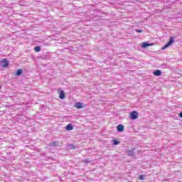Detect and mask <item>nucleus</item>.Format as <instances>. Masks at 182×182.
<instances>
[{
	"label": "nucleus",
	"instance_id": "1",
	"mask_svg": "<svg viewBox=\"0 0 182 182\" xmlns=\"http://www.w3.org/2000/svg\"><path fill=\"white\" fill-rule=\"evenodd\" d=\"M173 43H174V37H171L169 41L161 48L162 50H164V49H167V48L171 46Z\"/></svg>",
	"mask_w": 182,
	"mask_h": 182
},
{
	"label": "nucleus",
	"instance_id": "2",
	"mask_svg": "<svg viewBox=\"0 0 182 182\" xmlns=\"http://www.w3.org/2000/svg\"><path fill=\"white\" fill-rule=\"evenodd\" d=\"M1 68L4 69V68H9V61L6 58H3L1 60Z\"/></svg>",
	"mask_w": 182,
	"mask_h": 182
},
{
	"label": "nucleus",
	"instance_id": "3",
	"mask_svg": "<svg viewBox=\"0 0 182 182\" xmlns=\"http://www.w3.org/2000/svg\"><path fill=\"white\" fill-rule=\"evenodd\" d=\"M139 118V112L137 111H132L130 113V119L132 120H136V119Z\"/></svg>",
	"mask_w": 182,
	"mask_h": 182
},
{
	"label": "nucleus",
	"instance_id": "4",
	"mask_svg": "<svg viewBox=\"0 0 182 182\" xmlns=\"http://www.w3.org/2000/svg\"><path fill=\"white\" fill-rule=\"evenodd\" d=\"M117 130L119 132V133H122V132H124V126L123 124H119L117 127Z\"/></svg>",
	"mask_w": 182,
	"mask_h": 182
},
{
	"label": "nucleus",
	"instance_id": "5",
	"mask_svg": "<svg viewBox=\"0 0 182 182\" xmlns=\"http://www.w3.org/2000/svg\"><path fill=\"white\" fill-rule=\"evenodd\" d=\"M153 75L154 76H161V70H156L153 72Z\"/></svg>",
	"mask_w": 182,
	"mask_h": 182
},
{
	"label": "nucleus",
	"instance_id": "6",
	"mask_svg": "<svg viewBox=\"0 0 182 182\" xmlns=\"http://www.w3.org/2000/svg\"><path fill=\"white\" fill-rule=\"evenodd\" d=\"M22 73H23V70L22 69H18V70H17L15 75L16 76H21V75H22Z\"/></svg>",
	"mask_w": 182,
	"mask_h": 182
},
{
	"label": "nucleus",
	"instance_id": "7",
	"mask_svg": "<svg viewBox=\"0 0 182 182\" xmlns=\"http://www.w3.org/2000/svg\"><path fill=\"white\" fill-rule=\"evenodd\" d=\"M75 107H77V109H82L83 108V104H82V102H77L75 104Z\"/></svg>",
	"mask_w": 182,
	"mask_h": 182
},
{
	"label": "nucleus",
	"instance_id": "8",
	"mask_svg": "<svg viewBox=\"0 0 182 182\" xmlns=\"http://www.w3.org/2000/svg\"><path fill=\"white\" fill-rule=\"evenodd\" d=\"M66 130L70 131V130H73V125H72V124H68L66 127H65Z\"/></svg>",
	"mask_w": 182,
	"mask_h": 182
},
{
	"label": "nucleus",
	"instance_id": "9",
	"mask_svg": "<svg viewBox=\"0 0 182 182\" xmlns=\"http://www.w3.org/2000/svg\"><path fill=\"white\" fill-rule=\"evenodd\" d=\"M60 99L63 100L65 99V92L61 90L59 95Z\"/></svg>",
	"mask_w": 182,
	"mask_h": 182
},
{
	"label": "nucleus",
	"instance_id": "10",
	"mask_svg": "<svg viewBox=\"0 0 182 182\" xmlns=\"http://www.w3.org/2000/svg\"><path fill=\"white\" fill-rule=\"evenodd\" d=\"M67 147L69 150H75V149H76V146H75L73 144L68 145Z\"/></svg>",
	"mask_w": 182,
	"mask_h": 182
},
{
	"label": "nucleus",
	"instance_id": "11",
	"mask_svg": "<svg viewBox=\"0 0 182 182\" xmlns=\"http://www.w3.org/2000/svg\"><path fill=\"white\" fill-rule=\"evenodd\" d=\"M90 162L91 161L89 158L82 160V163H84V164H89V163H90Z\"/></svg>",
	"mask_w": 182,
	"mask_h": 182
},
{
	"label": "nucleus",
	"instance_id": "12",
	"mask_svg": "<svg viewBox=\"0 0 182 182\" xmlns=\"http://www.w3.org/2000/svg\"><path fill=\"white\" fill-rule=\"evenodd\" d=\"M148 46H150V43H148L146 42L142 43L141 44V48H147Z\"/></svg>",
	"mask_w": 182,
	"mask_h": 182
},
{
	"label": "nucleus",
	"instance_id": "13",
	"mask_svg": "<svg viewBox=\"0 0 182 182\" xmlns=\"http://www.w3.org/2000/svg\"><path fill=\"white\" fill-rule=\"evenodd\" d=\"M120 141H117V139H114L112 140V144H114V146H117V144H119Z\"/></svg>",
	"mask_w": 182,
	"mask_h": 182
},
{
	"label": "nucleus",
	"instance_id": "14",
	"mask_svg": "<svg viewBox=\"0 0 182 182\" xmlns=\"http://www.w3.org/2000/svg\"><path fill=\"white\" fill-rule=\"evenodd\" d=\"M127 154H128V156H134V152L133 151V150H129V151H127Z\"/></svg>",
	"mask_w": 182,
	"mask_h": 182
},
{
	"label": "nucleus",
	"instance_id": "15",
	"mask_svg": "<svg viewBox=\"0 0 182 182\" xmlns=\"http://www.w3.org/2000/svg\"><path fill=\"white\" fill-rule=\"evenodd\" d=\"M41 50H42V48H41V46H36L34 48L35 52H41Z\"/></svg>",
	"mask_w": 182,
	"mask_h": 182
},
{
	"label": "nucleus",
	"instance_id": "16",
	"mask_svg": "<svg viewBox=\"0 0 182 182\" xmlns=\"http://www.w3.org/2000/svg\"><path fill=\"white\" fill-rule=\"evenodd\" d=\"M58 143L56 141H54L50 143V146H54V147H58Z\"/></svg>",
	"mask_w": 182,
	"mask_h": 182
},
{
	"label": "nucleus",
	"instance_id": "17",
	"mask_svg": "<svg viewBox=\"0 0 182 182\" xmlns=\"http://www.w3.org/2000/svg\"><path fill=\"white\" fill-rule=\"evenodd\" d=\"M135 31L138 32V33H141V32H143V30L135 29Z\"/></svg>",
	"mask_w": 182,
	"mask_h": 182
},
{
	"label": "nucleus",
	"instance_id": "18",
	"mask_svg": "<svg viewBox=\"0 0 182 182\" xmlns=\"http://www.w3.org/2000/svg\"><path fill=\"white\" fill-rule=\"evenodd\" d=\"M139 180H141V181L144 180V176L140 175L139 176Z\"/></svg>",
	"mask_w": 182,
	"mask_h": 182
},
{
	"label": "nucleus",
	"instance_id": "19",
	"mask_svg": "<svg viewBox=\"0 0 182 182\" xmlns=\"http://www.w3.org/2000/svg\"><path fill=\"white\" fill-rule=\"evenodd\" d=\"M179 117L182 119V112L179 113Z\"/></svg>",
	"mask_w": 182,
	"mask_h": 182
},
{
	"label": "nucleus",
	"instance_id": "20",
	"mask_svg": "<svg viewBox=\"0 0 182 182\" xmlns=\"http://www.w3.org/2000/svg\"><path fill=\"white\" fill-rule=\"evenodd\" d=\"M146 1H149L150 2H151V0H146Z\"/></svg>",
	"mask_w": 182,
	"mask_h": 182
},
{
	"label": "nucleus",
	"instance_id": "21",
	"mask_svg": "<svg viewBox=\"0 0 182 182\" xmlns=\"http://www.w3.org/2000/svg\"><path fill=\"white\" fill-rule=\"evenodd\" d=\"M0 89H1V87H0Z\"/></svg>",
	"mask_w": 182,
	"mask_h": 182
}]
</instances>
